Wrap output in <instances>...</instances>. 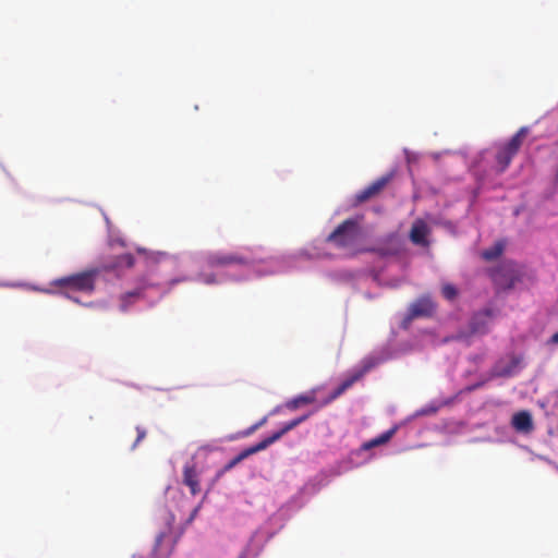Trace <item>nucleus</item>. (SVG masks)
Wrapping results in <instances>:
<instances>
[{
    "instance_id": "f257e3e1",
    "label": "nucleus",
    "mask_w": 558,
    "mask_h": 558,
    "mask_svg": "<svg viewBox=\"0 0 558 558\" xmlns=\"http://www.w3.org/2000/svg\"><path fill=\"white\" fill-rule=\"evenodd\" d=\"M311 414H305L300 417H296L288 423H286L282 428L269 437L263 439L262 441L257 442L254 446H251L243 451H241L236 457H234L232 460H230L222 469L221 473L228 472L232 470L236 464H239L244 459L248 458L250 456L257 453L262 450H265L267 447L279 440L284 434L295 428L298 425L303 423L310 417Z\"/></svg>"
},
{
    "instance_id": "f03ea898",
    "label": "nucleus",
    "mask_w": 558,
    "mask_h": 558,
    "mask_svg": "<svg viewBox=\"0 0 558 558\" xmlns=\"http://www.w3.org/2000/svg\"><path fill=\"white\" fill-rule=\"evenodd\" d=\"M360 235L361 227L359 220L349 218L327 236V242L332 243L338 248H349L357 242Z\"/></svg>"
},
{
    "instance_id": "7ed1b4c3",
    "label": "nucleus",
    "mask_w": 558,
    "mask_h": 558,
    "mask_svg": "<svg viewBox=\"0 0 558 558\" xmlns=\"http://www.w3.org/2000/svg\"><path fill=\"white\" fill-rule=\"evenodd\" d=\"M99 271L96 268L59 278L54 284L84 293H92L95 289V281Z\"/></svg>"
},
{
    "instance_id": "20e7f679",
    "label": "nucleus",
    "mask_w": 558,
    "mask_h": 558,
    "mask_svg": "<svg viewBox=\"0 0 558 558\" xmlns=\"http://www.w3.org/2000/svg\"><path fill=\"white\" fill-rule=\"evenodd\" d=\"M527 135V128H521L508 143L499 147L496 154V160L499 166V171L504 172L512 161V158L518 154L524 138Z\"/></svg>"
},
{
    "instance_id": "39448f33",
    "label": "nucleus",
    "mask_w": 558,
    "mask_h": 558,
    "mask_svg": "<svg viewBox=\"0 0 558 558\" xmlns=\"http://www.w3.org/2000/svg\"><path fill=\"white\" fill-rule=\"evenodd\" d=\"M206 264L213 268L229 266H246L251 259L239 253L214 252L205 257Z\"/></svg>"
},
{
    "instance_id": "423d86ee",
    "label": "nucleus",
    "mask_w": 558,
    "mask_h": 558,
    "mask_svg": "<svg viewBox=\"0 0 558 558\" xmlns=\"http://www.w3.org/2000/svg\"><path fill=\"white\" fill-rule=\"evenodd\" d=\"M493 280L501 289H512L521 280V271L513 263H505L492 274Z\"/></svg>"
},
{
    "instance_id": "0eeeda50",
    "label": "nucleus",
    "mask_w": 558,
    "mask_h": 558,
    "mask_svg": "<svg viewBox=\"0 0 558 558\" xmlns=\"http://www.w3.org/2000/svg\"><path fill=\"white\" fill-rule=\"evenodd\" d=\"M373 364L371 362L365 363L363 367L352 374L349 378L343 380L327 398H325L319 408L326 407L336 399H338L341 395H343L349 388H351L357 380H360L371 368Z\"/></svg>"
},
{
    "instance_id": "6e6552de",
    "label": "nucleus",
    "mask_w": 558,
    "mask_h": 558,
    "mask_svg": "<svg viewBox=\"0 0 558 558\" xmlns=\"http://www.w3.org/2000/svg\"><path fill=\"white\" fill-rule=\"evenodd\" d=\"M168 522L167 530L160 532L156 536L154 546V558H168L173 549V543L170 542L171 526L170 521H173V515L168 514L166 518Z\"/></svg>"
},
{
    "instance_id": "1a4fd4ad",
    "label": "nucleus",
    "mask_w": 558,
    "mask_h": 558,
    "mask_svg": "<svg viewBox=\"0 0 558 558\" xmlns=\"http://www.w3.org/2000/svg\"><path fill=\"white\" fill-rule=\"evenodd\" d=\"M435 312V304L428 296L415 300L409 307L405 320L411 322L418 317H429Z\"/></svg>"
},
{
    "instance_id": "9d476101",
    "label": "nucleus",
    "mask_w": 558,
    "mask_h": 558,
    "mask_svg": "<svg viewBox=\"0 0 558 558\" xmlns=\"http://www.w3.org/2000/svg\"><path fill=\"white\" fill-rule=\"evenodd\" d=\"M494 316L492 308H485L475 313L470 320V330L472 333H486L488 331L489 319Z\"/></svg>"
},
{
    "instance_id": "9b49d317",
    "label": "nucleus",
    "mask_w": 558,
    "mask_h": 558,
    "mask_svg": "<svg viewBox=\"0 0 558 558\" xmlns=\"http://www.w3.org/2000/svg\"><path fill=\"white\" fill-rule=\"evenodd\" d=\"M389 178L388 177H381L374 181L372 184H369L367 187L362 190L360 193L356 194L355 199L356 203H364L368 201L369 198L378 195L384 187L388 184Z\"/></svg>"
},
{
    "instance_id": "f8f14e48",
    "label": "nucleus",
    "mask_w": 558,
    "mask_h": 558,
    "mask_svg": "<svg viewBox=\"0 0 558 558\" xmlns=\"http://www.w3.org/2000/svg\"><path fill=\"white\" fill-rule=\"evenodd\" d=\"M149 287H153V284L148 283L147 281H143L134 290L123 293L120 296V310L122 312H126L134 302L144 296L145 290Z\"/></svg>"
},
{
    "instance_id": "ddd939ff",
    "label": "nucleus",
    "mask_w": 558,
    "mask_h": 558,
    "mask_svg": "<svg viewBox=\"0 0 558 558\" xmlns=\"http://www.w3.org/2000/svg\"><path fill=\"white\" fill-rule=\"evenodd\" d=\"M428 233L429 228L427 223L422 219H416L410 230V240L416 245L426 246L428 245Z\"/></svg>"
},
{
    "instance_id": "4468645a",
    "label": "nucleus",
    "mask_w": 558,
    "mask_h": 558,
    "mask_svg": "<svg viewBox=\"0 0 558 558\" xmlns=\"http://www.w3.org/2000/svg\"><path fill=\"white\" fill-rule=\"evenodd\" d=\"M183 484L190 488L193 496L201 493L199 476L194 464H185L183 468Z\"/></svg>"
},
{
    "instance_id": "2eb2a0df",
    "label": "nucleus",
    "mask_w": 558,
    "mask_h": 558,
    "mask_svg": "<svg viewBox=\"0 0 558 558\" xmlns=\"http://www.w3.org/2000/svg\"><path fill=\"white\" fill-rule=\"evenodd\" d=\"M511 424L517 432L530 433L533 430V420L529 411H520L513 414Z\"/></svg>"
},
{
    "instance_id": "dca6fc26",
    "label": "nucleus",
    "mask_w": 558,
    "mask_h": 558,
    "mask_svg": "<svg viewBox=\"0 0 558 558\" xmlns=\"http://www.w3.org/2000/svg\"><path fill=\"white\" fill-rule=\"evenodd\" d=\"M315 401H316V391L311 390L306 393L296 396L295 398L287 401L284 405L288 410L294 411L302 405L312 404Z\"/></svg>"
},
{
    "instance_id": "f3484780",
    "label": "nucleus",
    "mask_w": 558,
    "mask_h": 558,
    "mask_svg": "<svg viewBox=\"0 0 558 558\" xmlns=\"http://www.w3.org/2000/svg\"><path fill=\"white\" fill-rule=\"evenodd\" d=\"M395 434V429L387 430L386 433L381 434L380 436L369 440L368 442L364 444L365 449H371L373 447L386 444Z\"/></svg>"
},
{
    "instance_id": "a211bd4d",
    "label": "nucleus",
    "mask_w": 558,
    "mask_h": 558,
    "mask_svg": "<svg viewBox=\"0 0 558 558\" xmlns=\"http://www.w3.org/2000/svg\"><path fill=\"white\" fill-rule=\"evenodd\" d=\"M502 250V245L497 243L493 247L483 251L482 256L486 260H494L501 255Z\"/></svg>"
},
{
    "instance_id": "6ab92c4d",
    "label": "nucleus",
    "mask_w": 558,
    "mask_h": 558,
    "mask_svg": "<svg viewBox=\"0 0 558 558\" xmlns=\"http://www.w3.org/2000/svg\"><path fill=\"white\" fill-rule=\"evenodd\" d=\"M441 293L445 299L452 301L458 295V290L453 284L446 283L442 286Z\"/></svg>"
},
{
    "instance_id": "aec40b11",
    "label": "nucleus",
    "mask_w": 558,
    "mask_h": 558,
    "mask_svg": "<svg viewBox=\"0 0 558 558\" xmlns=\"http://www.w3.org/2000/svg\"><path fill=\"white\" fill-rule=\"evenodd\" d=\"M521 363V357L513 355L511 359V366L498 372L499 376H510L512 374V369L517 367Z\"/></svg>"
},
{
    "instance_id": "412c9836",
    "label": "nucleus",
    "mask_w": 558,
    "mask_h": 558,
    "mask_svg": "<svg viewBox=\"0 0 558 558\" xmlns=\"http://www.w3.org/2000/svg\"><path fill=\"white\" fill-rule=\"evenodd\" d=\"M136 433L137 436L132 446L133 449L146 437V429L141 426H136Z\"/></svg>"
},
{
    "instance_id": "4be33fe9",
    "label": "nucleus",
    "mask_w": 558,
    "mask_h": 558,
    "mask_svg": "<svg viewBox=\"0 0 558 558\" xmlns=\"http://www.w3.org/2000/svg\"><path fill=\"white\" fill-rule=\"evenodd\" d=\"M549 343H551V344H558V331H557V332H555V333L550 337V339H549Z\"/></svg>"
},
{
    "instance_id": "5701e85b",
    "label": "nucleus",
    "mask_w": 558,
    "mask_h": 558,
    "mask_svg": "<svg viewBox=\"0 0 558 558\" xmlns=\"http://www.w3.org/2000/svg\"><path fill=\"white\" fill-rule=\"evenodd\" d=\"M267 422V416H264L263 418H260L257 423H255V425L257 426V428L262 427L263 425H265Z\"/></svg>"
},
{
    "instance_id": "b1692460",
    "label": "nucleus",
    "mask_w": 558,
    "mask_h": 558,
    "mask_svg": "<svg viewBox=\"0 0 558 558\" xmlns=\"http://www.w3.org/2000/svg\"><path fill=\"white\" fill-rule=\"evenodd\" d=\"M257 429H258V428H257V426L254 424V425H252V426H251V427L245 432V434H244V435H246V436H247V435H251V434H253V433H254L255 430H257Z\"/></svg>"
},
{
    "instance_id": "393cba45",
    "label": "nucleus",
    "mask_w": 558,
    "mask_h": 558,
    "mask_svg": "<svg viewBox=\"0 0 558 558\" xmlns=\"http://www.w3.org/2000/svg\"><path fill=\"white\" fill-rule=\"evenodd\" d=\"M204 281H205L206 283H215V282H216V279H215V277H214V276H207V277H205Z\"/></svg>"
},
{
    "instance_id": "a878e982",
    "label": "nucleus",
    "mask_w": 558,
    "mask_h": 558,
    "mask_svg": "<svg viewBox=\"0 0 558 558\" xmlns=\"http://www.w3.org/2000/svg\"><path fill=\"white\" fill-rule=\"evenodd\" d=\"M128 259H129L128 264H129V265H132V259H133V258H132L131 256H128Z\"/></svg>"
}]
</instances>
